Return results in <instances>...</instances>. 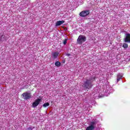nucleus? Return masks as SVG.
I'll return each instance as SVG.
<instances>
[{"label":"nucleus","instance_id":"obj_1","mask_svg":"<svg viewBox=\"0 0 130 130\" xmlns=\"http://www.w3.org/2000/svg\"><path fill=\"white\" fill-rule=\"evenodd\" d=\"M93 85L91 80L86 79V81L84 82L83 87L85 89H91Z\"/></svg>","mask_w":130,"mask_h":130},{"label":"nucleus","instance_id":"obj_2","mask_svg":"<svg viewBox=\"0 0 130 130\" xmlns=\"http://www.w3.org/2000/svg\"><path fill=\"white\" fill-rule=\"evenodd\" d=\"M97 122H98L96 120L91 121L90 123V125L86 127V130L95 129V127H96V124H97Z\"/></svg>","mask_w":130,"mask_h":130},{"label":"nucleus","instance_id":"obj_3","mask_svg":"<svg viewBox=\"0 0 130 130\" xmlns=\"http://www.w3.org/2000/svg\"><path fill=\"white\" fill-rule=\"evenodd\" d=\"M87 40V38L85 36L80 35L78 37V38L77 39V43L78 44H83V42H85L86 40Z\"/></svg>","mask_w":130,"mask_h":130},{"label":"nucleus","instance_id":"obj_4","mask_svg":"<svg viewBox=\"0 0 130 130\" xmlns=\"http://www.w3.org/2000/svg\"><path fill=\"white\" fill-rule=\"evenodd\" d=\"M22 96L24 97V99L25 100H28L30 99V98H32V95H31V92H24L22 93Z\"/></svg>","mask_w":130,"mask_h":130},{"label":"nucleus","instance_id":"obj_5","mask_svg":"<svg viewBox=\"0 0 130 130\" xmlns=\"http://www.w3.org/2000/svg\"><path fill=\"white\" fill-rule=\"evenodd\" d=\"M90 14V11L89 10H84L81 12L79 14L80 17H87Z\"/></svg>","mask_w":130,"mask_h":130},{"label":"nucleus","instance_id":"obj_6","mask_svg":"<svg viewBox=\"0 0 130 130\" xmlns=\"http://www.w3.org/2000/svg\"><path fill=\"white\" fill-rule=\"evenodd\" d=\"M124 41L125 43H130V34L127 33L125 35Z\"/></svg>","mask_w":130,"mask_h":130},{"label":"nucleus","instance_id":"obj_7","mask_svg":"<svg viewBox=\"0 0 130 130\" xmlns=\"http://www.w3.org/2000/svg\"><path fill=\"white\" fill-rule=\"evenodd\" d=\"M41 101V100L40 99H37L35 102L32 103V107L35 108V107H37V106H38L39 105L40 102Z\"/></svg>","mask_w":130,"mask_h":130},{"label":"nucleus","instance_id":"obj_8","mask_svg":"<svg viewBox=\"0 0 130 130\" xmlns=\"http://www.w3.org/2000/svg\"><path fill=\"white\" fill-rule=\"evenodd\" d=\"M58 54H59V53L58 52H55L52 54V56L54 59L57 58Z\"/></svg>","mask_w":130,"mask_h":130},{"label":"nucleus","instance_id":"obj_9","mask_svg":"<svg viewBox=\"0 0 130 130\" xmlns=\"http://www.w3.org/2000/svg\"><path fill=\"white\" fill-rule=\"evenodd\" d=\"M64 20H61V21H57L56 22V26H60V25H62V24H63L64 23Z\"/></svg>","mask_w":130,"mask_h":130},{"label":"nucleus","instance_id":"obj_10","mask_svg":"<svg viewBox=\"0 0 130 130\" xmlns=\"http://www.w3.org/2000/svg\"><path fill=\"white\" fill-rule=\"evenodd\" d=\"M0 41H2V42H3V41H7V39L6 38V36H5L4 35H3L1 36V38L0 39Z\"/></svg>","mask_w":130,"mask_h":130},{"label":"nucleus","instance_id":"obj_11","mask_svg":"<svg viewBox=\"0 0 130 130\" xmlns=\"http://www.w3.org/2000/svg\"><path fill=\"white\" fill-rule=\"evenodd\" d=\"M122 78V76H121L120 74H118L117 77V82H119L120 80Z\"/></svg>","mask_w":130,"mask_h":130},{"label":"nucleus","instance_id":"obj_12","mask_svg":"<svg viewBox=\"0 0 130 130\" xmlns=\"http://www.w3.org/2000/svg\"><path fill=\"white\" fill-rule=\"evenodd\" d=\"M55 66H56V67H60V63L59 61H56L55 62Z\"/></svg>","mask_w":130,"mask_h":130},{"label":"nucleus","instance_id":"obj_13","mask_svg":"<svg viewBox=\"0 0 130 130\" xmlns=\"http://www.w3.org/2000/svg\"><path fill=\"white\" fill-rule=\"evenodd\" d=\"M122 47H123V48H127V47H128V44L124 43L123 44Z\"/></svg>","mask_w":130,"mask_h":130},{"label":"nucleus","instance_id":"obj_14","mask_svg":"<svg viewBox=\"0 0 130 130\" xmlns=\"http://www.w3.org/2000/svg\"><path fill=\"white\" fill-rule=\"evenodd\" d=\"M43 106V107H44V108L47 107V106H49V103H46L44 104Z\"/></svg>","mask_w":130,"mask_h":130},{"label":"nucleus","instance_id":"obj_15","mask_svg":"<svg viewBox=\"0 0 130 130\" xmlns=\"http://www.w3.org/2000/svg\"><path fill=\"white\" fill-rule=\"evenodd\" d=\"M67 42H68V39H65L63 41V44H64V45H66V44H67Z\"/></svg>","mask_w":130,"mask_h":130},{"label":"nucleus","instance_id":"obj_16","mask_svg":"<svg viewBox=\"0 0 130 130\" xmlns=\"http://www.w3.org/2000/svg\"><path fill=\"white\" fill-rule=\"evenodd\" d=\"M88 80H90V82H91V81H95V80H96V77L94 76Z\"/></svg>","mask_w":130,"mask_h":130},{"label":"nucleus","instance_id":"obj_17","mask_svg":"<svg viewBox=\"0 0 130 130\" xmlns=\"http://www.w3.org/2000/svg\"><path fill=\"white\" fill-rule=\"evenodd\" d=\"M34 128V127H29L27 128V129L28 130H32V129H33Z\"/></svg>","mask_w":130,"mask_h":130},{"label":"nucleus","instance_id":"obj_18","mask_svg":"<svg viewBox=\"0 0 130 130\" xmlns=\"http://www.w3.org/2000/svg\"><path fill=\"white\" fill-rule=\"evenodd\" d=\"M70 55H71V54H70V53H67V56H70Z\"/></svg>","mask_w":130,"mask_h":130}]
</instances>
